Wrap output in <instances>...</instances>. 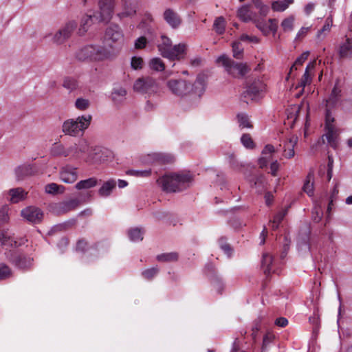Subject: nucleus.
Here are the masks:
<instances>
[{
    "instance_id": "obj_28",
    "label": "nucleus",
    "mask_w": 352,
    "mask_h": 352,
    "mask_svg": "<svg viewBox=\"0 0 352 352\" xmlns=\"http://www.w3.org/2000/svg\"><path fill=\"white\" fill-rule=\"evenodd\" d=\"M116 182L113 179H111L104 182L98 190V194L102 197H108L111 195L113 189L116 188Z\"/></svg>"
},
{
    "instance_id": "obj_22",
    "label": "nucleus",
    "mask_w": 352,
    "mask_h": 352,
    "mask_svg": "<svg viewBox=\"0 0 352 352\" xmlns=\"http://www.w3.org/2000/svg\"><path fill=\"white\" fill-rule=\"evenodd\" d=\"M227 214L229 219V225L236 230H239L241 228L242 209L240 207H234L230 209Z\"/></svg>"
},
{
    "instance_id": "obj_34",
    "label": "nucleus",
    "mask_w": 352,
    "mask_h": 352,
    "mask_svg": "<svg viewBox=\"0 0 352 352\" xmlns=\"http://www.w3.org/2000/svg\"><path fill=\"white\" fill-rule=\"evenodd\" d=\"M340 56L342 58L352 57V38H347L345 43L340 46Z\"/></svg>"
},
{
    "instance_id": "obj_30",
    "label": "nucleus",
    "mask_w": 352,
    "mask_h": 352,
    "mask_svg": "<svg viewBox=\"0 0 352 352\" xmlns=\"http://www.w3.org/2000/svg\"><path fill=\"white\" fill-rule=\"evenodd\" d=\"M309 52H305L299 57L296 58L294 64L291 66L289 73L286 77V80H289V78H294L295 74L294 72L298 69V67L302 65L303 63L308 58Z\"/></svg>"
},
{
    "instance_id": "obj_31",
    "label": "nucleus",
    "mask_w": 352,
    "mask_h": 352,
    "mask_svg": "<svg viewBox=\"0 0 352 352\" xmlns=\"http://www.w3.org/2000/svg\"><path fill=\"white\" fill-rule=\"evenodd\" d=\"M250 182L251 186L256 188L258 192L263 191L267 183L265 177L263 174L254 175Z\"/></svg>"
},
{
    "instance_id": "obj_46",
    "label": "nucleus",
    "mask_w": 352,
    "mask_h": 352,
    "mask_svg": "<svg viewBox=\"0 0 352 352\" xmlns=\"http://www.w3.org/2000/svg\"><path fill=\"white\" fill-rule=\"evenodd\" d=\"M159 268L157 267H153L149 269H146L142 272V276L144 278L151 280L154 277H155L159 273Z\"/></svg>"
},
{
    "instance_id": "obj_51",
    "label": "nucleus",
    "mask_w": 352,
    "mask_h": 352,
    "mask_svg": "<svg viewBox=\"0 0 352 352\" xmlns=\"http://www.w3.org/2000/svg\"><path fill=\"white\" fill-rule=\"evenodd\" d=\"M338 192H339V190L338 188V184H336V185L334 186V187L332 190L331 194L329 197V204H328V207H327V212H329V213L331 212V210L333 206V202L336 201L337 199Z\"/></svg>"
},
{
    "instance_id": "obj_49",
    "label": "nucleus",
    "mask_w": 352,
    "mask_h": 352,
    "mask_svg": "<svg viewBox=\"0 0 352 352\" xmlns=\"http://www.w3.org/2000/svg\"><path fill=\"white\" fill-rule=\"evenodd\" d=\"M150 67L155 71H163L165 69L164 63L160 58H154L150 61Z\"/></svg>"
},
{
    "instance_id": "obj_23",
    "label": "nucleus",
    "mask_w": 352,
    "mask_h": 352,
    "mask_svg": "<svg viewBox=\"0 0 352 352\" xmlns=\"http://www.w3.org/2000/svg\"><path fill=\"white\" fill-rule=\"evenodd\" d=\"M137 3L135 1L124 0L122 11L118 14V16L122 19L124 18H132L137 12Z\"/></svg>"
},
{
    "instance_id": "obj_43",
    "label": "nucleus",
    "mask_w": 352,
    "mask_h": 352,
    "mask_svg": "<svg viewBox=\"0 0 352 352\" xmlns=\"http://www.w3.org/2000/svg\"><path fill=\"white\" fill-rule=\"evenodd\" d=\"M178 257L177 252H168L157 255V260L160 262H173L177 261Z\"/></svg>"
},
{
    "instance_id": "obj_13",
    "label": "nucleus",
    "mask_w": 352,
    "mask_h": 352,
    "mask_svg": "<svg viewBox=\"0 0 352 352\" xmlns=\"http://www.w3.org/2000/svg\"><path fill=\"white\" fill-rule=\"evenodd\" d=\"M204 272L206 275L210 279L214 287L217 289L219 294H221L224 284L222 278L219 276L217 270L212 263H208L206 265Z\"/></svg>"
},
{
    "instance_id": "obj_20",
    "label": "nucleus",
    "mask_w": 352,
    "mask_h": 352,
    "mask_svg": "<svg viewBox=\"0 0 352 352\" xmlns=\"http://www.w3.org/2000/svg\"><path fill=\"white\" fill-rule=\"evenodd\" d=\"M164 21L173 28L177 29L182 23V18L177 12L171 8L165 10L163 14Z\"/></svg>"
},
{
    "instance_id": "obj_58",
    "label": "nucleus",
    "mask_w": 352,
    "mask_h": 352,
    "mask_svg": "<svg viewBox=\"0 0 352 352\" xmlns=\"http://www.w3.org/2000/svg\"><path fill=\"white\" fill-rule=\"evenodd\" d=\"M320 234L324 236H327L329 241L333 242V231L327 227V223L320 230Z\"/></svg>"
},
{
    "instance_id": "obj_41",
    "label": "nucleus",
    "mask_w": 352,
    "mask_h": 352,
    "mask_svg": "<svg viewBox=\"0 0 352 352\" xmlns=\"http://www.w3.org/2000/svg\"><path fill=\"white\" fill-rule=\"evenodd\" d=\"M213 29L217 34L221 35L226 30V21L223 16L216 18L213 23Z\"/></svg>"
},
{
    "instance_id": "obj_53",
    "label": "nucleus",
    "mask_w": 352,
    "mask_h": 352,
    "mask_svg": "<svg viewBox=\"0 0 352 352\" xmlns=\"http://www.w3.org/2000/svg\"><path fill=\"white\" fill-rule=\"evenodd\" d=\"M311 81L310 74L307 69H305V74L300 78L298 82L296 88L302 87V89L306 86L307 84L309 83Z\"/></svg>"
},
{
    "instance_id": "obj_32",
    "label": "nucleus",
    "mask_w": 352,
    "mask_h": 352,
    "mask_svg": "<svg viewBox=\"0 0 352 352\" xmlns=\"http://www.w3.org/2000/svg\"><path fill=\"white\" fill-rule=\"evenodd\" d=\"M0 243L2 245L11 248H16L19 245L17 241L11 237L8 232L5 230H0Z\"/></svg>"
},
{
    "instance_id": "obj_29",
    "label": "nucleus",
    "mask_w": 352,
    "mask_h": 352,
    "mask_svg": "<svg viewBox=\"0 0 352 352\" xmlns=\"http://www.w3.org/2000/svg\"><path fill=\"white\" fill-rule=\"evenodd\" d=\"M126 91L121 87H116L112 89L111 99L116 105L120 104L124 100Z\"/></svg>"
},
{
    "instance_id": "obj_12",
    "label": "nucleus",
    "mask_w": 352,
    "mask_h": 352,
    "mask_svg": "<svg viewBox=\"0 0 352 352\" xmlns=\"http://www.w3.org/2000/svg\"><path fill=\"white\" fill-rule=\"evenodd\" d=\"M109 151L99 146L91 148L86 158V162L90 164H100L108 160Z\"/></svg>"
},
{
    "instance_id": "obj_4",
    "label": "nucleus",
    "mask_w": 352,
    "mask_h": 352,
    "mask_svg": "<svg viewBox=\"0 0 352 352\" xmlns=\"http://www.w3.org/2000/svg\"><path fill=\"white\" fill-rule=\"evenodd\" d=\"M191 180L192 177L188 173H169L160 177L157 182L164 191L175 192L186 189Z\"/></svg>"
},
{
    "instance_id": "obj_59",
    "label": "nucleus",
    "mask_w": 352,
    "mask_h": 352,
    "mask_svg": "<svg viewBox=\"0 0 352 352\" xmlns=\"http://www.w3.org/2000/svg\"><path fill=\"white\" fill-rule=\"evenodd\" d=\"M131 67L134 69H139L142 67L143 60L140 57L133 56L131 62Z\"/></svg>"
},
{
    "instance_id": "obj_16",
    "label": "nucleus",
    "mask_w": 352,
    "mask_h": 352,
    "mask_svg": "<svg viewBox=\"0 0 352 352\" xmlns=\"http://www.w3.org/2000/svg\"><path fill=\"white\" fill-rule=\"evenodd\" d=\"M175 161V157L169 153H153L146 156V162L155 164H168Z\"/></svg>"
},
{
    "instance_id": "obj_64",
    "label": "nucleus",
    "mask_w": 352,
    "mask_h": 352,
    "mask_svg": "<svg viewBox=\"0 0 352 352\" xmlns=\"http://www.w3.org/2000/svg\"><path fill=\"white\" fill-rule=\"evenodd\" d=\"M267 23L269 33L271 32L274 34L276 33L278 28V20L276 19H270Z\"/></svg>"
},
{
    "instance_id": "obj_44",
    "label": "nucleus",
    "mask_w": 352,
    "mask_h": 352,
    "mask_svg": "<svg viewBox=\"0 0 352 352\" xmlns=\"http://www.w3.org/2000/svg\"><path fill=\"white\" fill-rule=\"evenodd\" d=\"M109 243L107 241H100L95 243L91 247V249L95 250L98 254H102L108 252L109 249Z\"/></svg>"
},
{
    "instance_id": "obj_3",
    "label": "nucleus",
    "mask_w": 352,
    "mask_h": 352,
    "mask_svg": "<svg viewBox=\"0 0 352 352\" xmlns=\"http://www.w3.org/2000/svg\"><path fill=\"white\" fill-rule=\"evenodd\" d=\"M242 36L232 43V57L226 54L220 55L215 60L216 64L222 66L225 72L234 78L242 77Z\"/></svg>"
},
{
    "instance_id": "obj_55",
    "label": "nucleus",
    "mask_w": 352,
    "mask_h": 352,
    "mask_svg": "<svg viewBox=\"0 0 352 352\" xmlns=\"http://www.w3.org/2000/svg\"><path fill=\"white\" fill-rule=\"evenodd\" d=\"M332 22L333 21L331 18L328 17L326 19L323 27L318 31V37H320L322 33L330 31V28L332 26Z\"/></svg>"
},
{
    "instance_id": "obj_42",
    "label": "nucleus",
    "mask_w": 352,
    "mask_h": 352,
    "mask_svg": "<svg viewBox=\"0 0 352 352\" xmlns=\"http://www.w3.org/2000/svg\"><path fill=\"white\" fill-rule=\"evenodd\" d=\"M144 231L140 228H135L128 231V236L131 241L136 242L143 239Z\"/></svg>"
},
{
    "instance_id": "obj_18",
    "label": "nucleus",
    "mask_w": 352,
    "mask_h": 352,
    "mask_svg": "<svg viewBox=\"0 0 352 352\" xmlns=\"http://www.w3.org/2000/svg\"><path fill=\"white\" fill-rule=\"evenodd\" d=\"M9 259L16 267L21 270H26L29 268L32 262V259L31 258L27 257L24 254L16 252L10 253Z\"/></svg>"
},
{
    "instance_id": "obj_48",
    "label": "nucleus",
    "mask_w": 352,
    "mask_h": 352,
    "mask_svg": "<svg viewBox=\"0 0 352 352\" xmlns=\"http://www.w3.org/2000/svg\"><path fill=\"white\" fill-rule=\"evenodd\" d=\"M252 2L254 3L255 7L259 10L261 16L264 17L268 14L270 8L266 5H263L261 0H252Z\"/></svg>"
},
{
    "instance_id": "obj_14",
    "label": "nucleus",
    "mask_w": 352,
    "mask_h": 352,
    "mask_svg": "<svg viewBox=\"0 0 352 352\" xmlns=\"http://www.w3.org/2000/svg\"><path fill=\"white\" fill-rule=\"evenodd\" d=\"M21 213L24 219L34 224L40 223L43 218L42 210L34 206H28L22 210Z\"/></svg>"
},
{
    "instance_id": "obj_11",
    "label": "nucleus",
    "mask_w": 352,
    "mask_h": 352,
    "mask_svg": "<svg viewBox=\"0 0 352 352\" xmlns=\"http://www.w3.org/2000/svg\"><path fill=\"white\" fill-rule=\"evenodd\" d=\"M99 12H95L96 17L99 19V21L107 23L112 17L114 2L113 0H100L99 1Z\"/></svg>"
},
{
    "instance_id": "obj_40",
    "label": "nucleus",
    "mask_w": 352,
    "mask_h": 352,
    "mask_svg": "<svg viewBox=\"0 0 352 352\" xmlns=\"http://www.w3.org/2000/svg\"><path fill=\"white\" fill-rule=\"evenodd\" d=\"M45 189L47 194L57 195L63 193L65 188L56 183H50L45 186Z\"/></svg>"
},
{
    "instance_id": "obj_33",
    "label": "nucleus",
    "mask_w": 352,
    "mask_h": 352,
    "mask_svg": "<svg viewBox=\"0 0 352 352\" xmlns=\"http://www.w3.org/2000/svg\"><path fill=\"white\" fill-rule=\"evenodd\" d=\"M98 183V180L96 177H89L86 179L80 180L76 185L77 190L89 189L95 187Z\"/></svg>"
},
{
    "instance_id": "obj_24",
    "label": "nucleus",
    "mask_w": 352,
    "mask_h": 352,
    "mask_svg": "<svg viewBox=\"0 0 352 352\" xmlns=\"http://www.w3.org/2000/svg\"><path fill=\"white\" fill-rule=\"evenodd\" d=\"M36 170V168L34 165L23 164L15 169V174L17 180H23L28 177L34 175Z\"/></svg>"
},
{
    "instance_id": "obj_37",
    "label": "nucleus",
    "mask_w": 352,
    "mask_h": 352,
    "mask_svg": "<svg viewBox=\"0 0 352 352\" xmlns=\"http://www.w3.org/2000/svg\"><path fill=\"white\" fill-rule=\"evenodd\" d=\"M62 86L67 89L69 92H72L79 87L78 81L74 77L65 76L63 78Z\"/></svg>"
},
{
    "instance_id": "obj_9",
    "label": "nucleus",
    "mask_w": 352,
    "mask_h": 352,
    "mask_svg": "<svg viewBox=\"0 0 352 352\" xmlns=\"http://www.w3.org/2000/svg\"><path fill=\"white\" fill-rule=\"evenodd\" d=\"M91 197V195L90 192H87L86 194L80 193L79 198L71 199L56 204L55 209L59 214H65L75 210L82 202H86Z\"/></svg>"
},
{
    "instance_id": "obj_15",
    "label": "nucleus",
    "mask_w": 352,
    "mask_h": 352,
    "mask_svg": "<svg viewBox=\"0 0 352 352\" xmlns=\"http://www.w3.org/2000/svg\"><path fill=\"white\" fill-rule=\"evenodd\" d=\"M252 21L256 23V26L264 34H268V23L263 20H258L256 13H249V6L243 5V22Z\"/></svg>"
},
{
    "instance_id": "obj_63",
    "label": "nucleus",
    "mask_w": 352,
    "mask_h": 352,
    "mask_svg": "<svg viewBox=\"0 0 352 352\" xmlns=\"http://www.w3.org/2000/svg\"><path fill=\"white\" fill-rule=\"evenodd\" d=\"M151 170H129L127 171V174L135 175V176H140V177H148L151 175Z\"/></svg>"
},
{
    "instance_id": "obj_27",
    "label": "nucleus",
    "mask_w": 352,
    "mask_h": 352,
    "mask_svg": "<svg viewBox=\"0 0 352 352\" xmlns=\"http://www.w3.org/2000/svg\"><path fill=\"white\" fill-rule=\"evenodd\" d=\"M274 262V257L269 253H264L261 260V267L264 274L269 276L271 273H274L275 270H273L272 265Z\"/></svg>"
},
{
    "instance_id": "obj_38",
    "label": "nucleus",
    "mask_w": 352,
    "mask_h": 352,
    "mask_svg": "<svg viewBox=\"0 0 352 352\" xmlns=\"http://www.w3.org/2000/svg\"><path fill=\"white\" fill-rule=\"evenodd\" d=\"M50 153L54 157H68L67 148H65L64 146L59 142H55L52 144L50 149Z\"/></svg>"
},
{
    "instance_id": "obj_62",
    "label": "nucleus",
    "mask_w": 352,
    "mask_h": 352,
    "mask_svg": "<svg viewBox=\"0 0 352 352\" xmlns=\"http://www.w3.org/2000/svg\"><path fill=\"white\" fill-rule=\"evenodd\" d=\"M88 242L84 239H80L76 243V250L85 252L88 250Z\"/></svg>"
},
{
    "instance_id": "obj_61",
    "label": "nucleus",
    "mask_w": 352,
    "mask_h": 352,
    "mask_svg": "<svg viewBox=\"0 0 352 352\" xmlns=\"http://www.w3.org/2000/svg\"><path fill=\"white\" fill-rule=\"evenodd\" d=\"M79 153H89L91 148H89L87 142L85 140H80L77 144Z\"/></svg>"
},
{
    "instance_id": "obj_2",
    "label": "nucleus",
    "mask_w": 352,
    "mask_h": 352,
    "mask_svg": "<svg viewBox=\"0 0 352 352\" xmlns=\"http://www.w3.org/2000/svg\"><path fill=\"white\" fill-rule=\"evenodd\" d=\"M260 69L259 63H243V102L248 104V100L257 102L261 98L262 92L265 89V84L257 76H248L251 71L257 72Z\"/></svg>"
},
{
    "instance_id": "obj_57",
    "label": "nucleus",
    "mask_w": 352,
    "mask_h": 352,
    "mask_svg": "<svg viewBox=\"0 0 352 352\" xmlns=\"http://www.w3.org/2000/svg\"><path fill=\"white\" fill-rule=\"evenodd\" d=\"M274 338V336L271 333H267L266 335L264 336L263 340V345H262V348H261V350H262L261 352H264L265 351V349H267V346L273 341Z\"/></svg>"
},
{
    "instance_id": "obj_45",
    "label": "nucleus",
    "mask_w": 352,
    "mask_h": 352,
    "mask_svg": "<svg viewBox=\"0 0 352 352\" xmlns=\"http://www.w3.org/2000/svg\"><path fill=\"white\" fill-rule=\"evenodd\" d=\"M91 102L89 100L84 98H78L74 103L76 109L79 111H85L89 108Z\"/></svg>"
},
{
    "instance_id": "obj_52",
    "label": "nucleus",
    "mask_w": 352,
    "mask_h": 352,
    "mask_svg": "<svg viewBox=\"0 0 352 352\" xmlns=\"http://www.w3.org/2000/svg\"><path fill=\"white\" fill-rule=\"evenodd\" d=\"M294 16H291L285 19L281 23V27L285 32L292 31L294 28Z\"/></svg>"
},
{
    "instance_id": "obj_6",
    "label": "nucleus",
    "mask_w": 352,
    "mask_h": 352,
    "mask_svg": "<svg viewBox=\"0 0 352 352\" xmlns=\"http://www.w3.org/2000/svg\"><path fill=\"white\" fill-rule=\"evenodd\" d=\"M162 43L157 44V48L160 54L166 58L173 61L180 60L185 54L186 45L179 43L172 46L171 40L165 35L161 36Z\"/></svg>"
},
{
    "instance_id": "obj_5",
    "label": "nucleus",
    "mask_w": 352,
    "mask_h": 352,
    "mask_svg": "<svg viewBox=\"0 0 352 352\" xmlns=\"http://www.w3.org/2000/svg\"><path fill=\"white\" fill-rule=\"evenodd\" d=\"M113 56L111 50L100 45H87L76 52V57L80 61L103 60Z\"/></svg>"
},
{
    "instance_id": "obj_17",
    "label": "nucleus",
    "mask_w": 352,
    "mask_h": 352,
    "mask_svg": "<svg viewBox=\"0 0 352 352\" xmlns=\"http://www.w3.org/2000/svg\"><path fill=\"white\" fill-rule=\"evenodd\" d=\"M59 175L63 182L72 184L78 179V168L70 164H67L61 167Z\"/></svg>"
},
{
    "instance_id": "obj_10",
    "label": "nucleus",
    "mask_w": 352,
    "mask_h": 352,
    "mask_svg": "<svg viewBox=\"0 0 352 352\" xmlns=\"http://www.w3.org/2000/svg\"><path fill=\"white\" fill-rule=\"evenodd\" d=\"M153 20L151 14L147 13L137 28L146 36L150 42L155 43L157 35L155 27L152 25Z\"/></svg>"
},
{
    "instance_id": "obj_47",
    "label": "nucleus",
    "mask_w": 352,
    "mask_h": 352,
    "mask_svg": "<svg viewBox=\"0 0 352 352\" xmlns=\"http://www.w3.org/2000/svg\"><path fill=\"white\" fill-rule=\"evenodd\" d=\"M243 146L249 150H254L256 147V144L249 133H243Z\"/></svg>"
},
{
    "instance_id": "obj_21",
    "label": "nucleus",
    "mask_w": 352,
    "mask_h": 352,
    "mask_svg": "<svg viewBox=\"0 0 352 352\" xmlns=\"http://www.w3.org/2000/svg\"><path fill=\"white\" fill-rule=\"evenodd\" d=\"M123 38V33L120 27L117 24L110 25L105 31L104 40L117 42Z\"/></svg>"
},
{
    "instance_id": "obj_35",
    "label": "nucleus",
    "mask_w": 352,
    "mask_h": 352,
    "mask_svg": "<svg viewBox=\"0 0 352 352\" xmlns=\"http://www.w3.org/2000/svg\"><path fill=\"white\" fill-rule=\"evenodd\" d=\"M9 195L10 196V201L12 203H18L23 200L25 197L26 193L21 188H12L9 190Z\"/></svg>"
},
{
    "instance_id": "obj_39",
    "label": "nucleus",
    "mask_w": 352,
    "mask_h": 352,
    "mask_svg": "<svg viewBox=\"0 0 352 352\" xmlns=\"http://www.w3.org/2000/svg\"><path fill=\"white\" fill-rule=\"evenodd\" d=\"M217 243L219 248L224 252L225 254L227 255L228 258H230L233 254L234 249L227 242V239L222 236L219 239Z\"/></svg>"
},
{
    "instance_id": "obj_26",
    "label": "nucleus",
    "mask_w": 352,
    "mask_h": 352,
    "mask_svg": "<svg viewBox=\"0 0 352 352\" xmlns=\"http://www.w3.org/2000/svg\"><path fill=\"white\" fill-rule=\"evenodd\" d=\"M341 92L342 90L339 86V80H338L331 91L328 100H327V107H334L341 97Z\"/></svg>"
},
{
    "instance_id": "obj_54",
    "label": "nucleus",
    "mask_w": 352,
    "mask_h": 352,
    "mask_svg": "<svg viewBox=\"0 0 352 352\" xmlns=\"http://www.w3.org/2000/svg\"><path fill=\"white\" fill-rule=\"evenodd\" d=\"M148 42H150L148 38L145 36H142L135 40V47L136 49H143L146 47Z\"/></svg>"
},
{
    "instance_id": "obj_1",
    "label": "nucleus",
    "mask_w": 352,
    "mask_h": 352,
    "mask_svg": "<svg viewBox=\"0 0 352 352\" xmlns=\"http://www.w3.org/2000/svg\"><path fill=\"white\" fill-rule=\"evenodd\" d=\"M206 77L199 74L193 84L184 79H170L167 81L166 86L172 94L184 98L190 96L197 100L204 94L206 90Z\"/></svg>"
},
{
    "instance_id": "obj_60",
    "label": "nucleus",
    "mask_w": 352,
    "mask_h": 352,
    "mask_svg": "<svg viewBox=\"0 0 352 352\" xmlns=\"http://www.w3.org/2000/svg\"><path fill=\"white\" fill-rule=\"evenodd\" d=\"M326 137L338 136V131L334 124L325 126Z\"/></svg>"
},
{
    "instance_id": "obj_19",
    "label": "nucleus",
    "mask_w": 352,
    "mask_h": 352,
    "mask_svg": "<svg viewBox=\"0 0 352 352\" xmlns=\"http://www.w3.org/2000/svg\"><path fill=\"white\" fill-rule=\"evenodd\" d=\"M76 26L77 23L74 21L68 22L54 35V41L57 43H62L70 36Z\"/></svg>"
},
{
    "instance_id": "obj_25",
    "label": "nucleus",
    "mask_w": 352,
    "mask_h": 352,
    "mask_svg": "<svg viewBox=\"0 0 352 352\" xmlns=\"http://www.w3.org/2000/svg\"><path fill=\"white\" fill-rule=\"evenodd\" d=\"M95 15L96 14L95 12L93 14H86L85 15L80 22V26L78 30V34L80 35H83L88 30V28L91 25L95 22H100L99 19L96 17Z\"/></svg>"
},
{
    "instance_id": "obj_8",
    "label": "nucleus",
    "mask_w": 352,
    "mask_h": 352,
    "mask_svg": "<svg viewBox=\"0 0 352 352\" xmlns=\"http://www.w3.org/2000/svg\"><path fill=\"white\" fill-rule=\"evenodd\" d=\"M133 89L135 91L151 96L159 91V85L151 77H142L135 80Z\"/></svg>"
},
{
    "instance_id": "obj_50",
    "label": "nucleus",
    "mask_w": 352,
    "mask_h": 352,
    "mask_svg": "<svg viewBox=\"0 0 352 352\" xmlns=\"http://www.w3.org/2000/svg\"><path fill=\"white\" fill-rule=\"evenodd\" d=\"M12 276V270L5 263H0V280L9 278Z\"/></svg>"
},
{
    "instance_id": "obj_7",
    "label": "nucleus",
    "mask_w": 352,
    "mask_h": 352,
    "mask_svg": "<svg viewBox=\"0 0 352 352\" xmlns=\"http://www.w3.org/2000/svg\"><path fill=\"white\" fill-rule=\"evenodd\" d=\"M91 120L92 116L89 114L78 116L76 119H68L63 122L62 131L65 135L78 136L89 126Z\"/></svg>"
},
{
    "instance_id": "obj_56",
    "label": "nucleus",
    "mask_w": 352,
    "mask_h": 352,
    "mask_svg": "<svg viewBox=\"0 0 352 352\" xmlns=\"http://www.w3.org/2000/svg\"><path fill=\"white\" fill-rule=\"evenodd\" d=\"M288 7V5L286 4L285 3L283 2V1H274L272 3V8L274 10V11H278V12H283L285 10H286Z\"/></svg>"
},
{
    "instance_id": "obj_36",
    "label": "nucleus",
    "mask_w": 352,
    "mask_h": 352,
    "mask_svg": "<svg viewBox=\"0 0 352 352\" xmlns=\"http://www.w3.org/2000/svg\"><path fill=\"white\" fill-rule=\"evenodd\" d=\"M314 171L311 170L309 172L305 182L303 185L302 189L309 196L311 197L314 195Z\"/></svg>"
}]
</instances>
